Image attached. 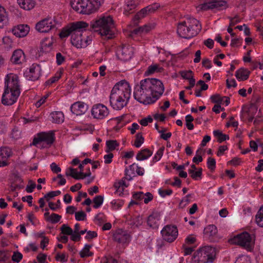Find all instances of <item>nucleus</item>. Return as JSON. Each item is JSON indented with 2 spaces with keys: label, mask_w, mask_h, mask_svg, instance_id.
I'll return each instance as SVG.
<instances>
[{
  "label": "nucleus",
  "mask_w": 263,
  "mask_h": 263,
  "mask_svg": "<svg viewBox=\"0 0 263 263\" xmlns=\"http://www.w3.org/2000/svg\"><path fill=\"white\" fill-rule=\"evenodd\" d=\"M21 8L26 10H30L33 8L35 5L34 0H17Z\"/></svg>",
  "instance_id": "cd10ccee"
},
{
  "label": "nucleus",
  "mask_w": 263,
  "mask_h": 263,
  "mask_svg": "<svg viewBox=\"0 0 263 263\" xmlns=\"http://www.w3.org/2000/svg\"><path fill=\"white\" fill-rule=\"evenodd\" d=\"M8 22L7 15L5 9L0 5V23L2 24V27L4 24Z\"/></svg>",
  "instance_id": "c9c22d12"
},
{
  "label": "nucleus",
  "mask_w": 263,
  "mask_h": 263,
  "mask_svg": "<svg viewBox=\"0 0 263 263\" xmlns=\"http://www.w3.org/2000/svg\"><path fill=\"white\" fill-rule=\"evenodd\" d=\"M55 27V22L51 17H48L38 22L35 28L40 32H48Z\"/></svg>",
  "instance_id": "4468645a"
},
{
  "label": "nucleus",
  "mask_w": 263,
  "mask_h": 263,
  "mask_svg": "<svg viewBox=\"0 0 263 263\" xmlns=\"http://www.w3.org/2000/svg\"><path fill=\"white\" fill-rule=\"evenodd\" d=\"M46 41H43L41 42V47L40 48L41 52H47V48H49L52 45V43L49 42V43H46Z\"/></svg>",
  "instance_id": "8fccbe9b"
},
{
  "label": "nucleus",
  "mask_w": 263,
  "mask_h": 263,
  "mask_svg": "<svg viewBox=\"0 0 263 263\" xmlns=\"http://www.w3.org/2000/svg\"><path fill=\"white\" fill-rule=\"evenodd\" d=\"M179 73L182 78L185 80H189L193 77V71L191 70L188 71H180Z\"/></svg>",
  "instance_id": "c03bdc74"
},
{
  "label": "nucleus",
  "mask_w": 263,
  "mask_h": 263,
  "mask_svg": "<svg viewBox=\"0 0 263 263\" xmlns=\"http://www.w3.org/2000/svg\"><path fill=\"white\" fill-rule=\"evenodd\" d=\"M114 157V155L112 153H109L108 154L104 156V162L106 164L110 163L112 162V159Z\"/></svg>",
  "instance_id": "338daca9"
},
{
  "label": "nucleus",
  "mask_w": 263,
  "mask_h": 263,
  "mask_svg": "<svg viewBox=\"0 0 263 263\" xmlns=\"http://www.w3.org/2000/svg\"><path fill=\"white\" fill-rule=\"evenodd\" d=\"M68 170L70 171L69 173L68 171H66V175L67 176H71L73 178V176H78V173L77 172V171L76 169L72 168V167H69Z\"/></svg>",
  "instance_id": "052dcab7"
},
{
  "label": "nucleus",
  "mask_w": 263,
  "mask_h": 263,
  "mask_svg": "<svg viewBox=\"0 0 263 263\" xmlns=\"http://www.w3.org/2000/svg\"><path fill=\"white\" fill-rule=\"evenodd\" d=\"M160 215L158 212H153L147 218V223L149 227L153 229L158 228L159 221L160 220Z\"/></svg>",
  "instance_id": "5701e85b"
},
{
  "label": "nucleus",
  "mask_w": 263,
  "mask_h": 263,
  "mask_svg": "<svg viewBox=\"0 0 263 263\" xmlns=\"http://www.w3.org/2000/svg\"><path fill=\"white\" fill-rule=\"evenodd\" d=\"M216 256L215 248L205 246L196 251L192 258V263L212 262Z\"/></svg>",
  "instance_id": "6e6552de"
},
{
  "label": "nucleus",
  "mask_w": 263,
  "mask_h": 263,
  "mask_svg": "<svg viewBox=\"0 0 263 263\" xmlns=\"http://www.w3.org/2000/svg\"><path fill=\"white\" fill-rule=\"evenodd\" d=\"M106 221L105 216L102 213H100L95 217V222L98 226H101Z\"/></svg>",
  "instance_id": "ea45409f"
},
{
  "label": "nucleus",
  "mask_w": 263,
  "mask_h": 263,
  "mask_svg": "<svg viewBox=\"0 0 263 263\" xmlns=\"http://www.w3.org/2000/svg\"><path fill=\"white\" fill-rule=\"evenodd\" d=\"M103 200V196L101 195L96 196L93 199V202L94 203L93 208L95 209L99 208L102 204Z\"/></svg>",
  "instance_id": "4c0bfd02"
},
{
  "label": "nucleus",
  "mask_w": 263,
  "mask_h": 263,
  "mask_svg": "<svg viewBox=\"0 0 263 263\" xmlns=\"http://www.w3.org/2000/svg\"><path fill=\"white\" fill-rule=\"evenodd\" d=\"M207 166L211 172H214L216 168V161L215 159L209 157L207 161Z\"/></svg>",
  "instance_id": "a19ab883"
},
{
  "label": "nucleus",
  "mask_w": 263,
  "mask_h": 263,
  "mask_svg": "<svg viewBox=\"0 0 263 263\" xmlns=\"http://www.w3.org/2000/svg\"><path fill=\"white\" fill-rule=\"evenodd\" d=\"M213 134L215 137L217 139V141L219 143H221L226 140L229 139L228 135L223 134L221 131L219 130H214Z\"/></svg>",
  "instance_id": "2f4dec72"
},
{
  "label": "nucleus",
  "mask_w": 263,
  "mask_h": 263,
  "mask_svg": "<svg viewBox=\"0 0 263 263\" xmlns=\"http://www.w3.org/2000/svg\"><path fill=\"white\" fill-rule=\"evenodd\" d=\"M10 137L13 139H17L20 137V133L16 128H13L11 131Z\"/></svg>",
  "instance_id": "0e129e2a"
},
{
  "label": "nucleus",
  "mask_w": 263,
  "mask_h": 263,
  "mask_svg": "<svg viewBox=\"0 0 263 263\" xmlns=\"http://www.w3.org/2000/svg\"><path fill=\"white\" fill-rule=\"evenodd\" d=\"M88 25L82 21L73 22L63 28L59 34L61 39L71 35V43L78 48L86 47V44L82 43V39L85 29Z\"/></svg>",
  "instance_id": "7ed1b4c3"
},
{
  "label": "nucleus",
  "mask_w": 263,
  "mask_h": 263,
  "mask_svg": "<svg viewBox=\"0 0 263 263\" xmlns=\"http://www.w3.org/2000/svg\"><path fill=\"white\" fill-rule=\"evenodd\" d=\"M65 57L60 52L56 54V62L58 65H61L65 61Z\"/></svg>",
  "instance_id": "5fc2aeb1"
},
{
  "label": "nucleus",
  "mask_w": 263,
  "mask_h": 263,
  "mask_svg": "<svg viewBox=\"0 0 263 263\" xmlns=\"http://www.w3.org/2000/svg\"><path fill=\"white\" fill-rule=\"evenodd\" d=\"M55 141L54 134L52 132H41L38 133L33 139L32 145L36 146L37 144L44 142L48 146H50Z\"/></svg>",
  "instance_id": "9d476101"
},
{
  "label": "nucleus",
  "mask_w": 263,
  "mask_h": 263,
  "mask_svg": "<svg viewBox=\"0 0 263 263\" xmlns=\"http://www.w3.org/2000/svg\"><path fill=\"white\" fill-rule=\"evenodd\" d=\"M211 100L213 103H221L222 101V98H221L219 95L216 94L212 95L211 97Z\"/></svg>",
  "instance_id": "864d4df0"
},
{
  "label": "nucleus",
  "mask_w": 263,
  "mask_h": 263,
  "mask_svg": "<svg viewBox=\"0 0 263 263\" xmlns=\"http://www.w3.org/2000/svg\"><path fill=\"white\" fill-rule=\"evenodd\" d=\"M42 71L41 67L37 64H33L29 69L28 72L25 73L26 78L30 81H34L37 80L41 76Z\"/></svg>",
  "instance_id": "f3484780"
},
{
  "label": "nucleus",
  "mask_w": 263,
  "mask_h": 263,
  "mask_svg": "<svg viewBox=\"0 0 263 263\" xmlns=\"http://www.w3.org/2000/svg\"><path fill=\"white\" fill-rule=\"evenodd\" d=\"M61 217V216L58 214L52 213L50 216L47 219V220L50 221L52 223H56L60 220Z\"/></svg>",
  "instance_id": "a18cd8bd"
},
{
  "label": "nucleus",
  "mask_w": 263,
  "mask_h": 263,
  "mask_svg": "<svg viewBox=\"0 0 263 263\" xmlns=\"http://www.w3.org/2000/svg\"><path fill=\"white\" fill-rule=\"evenodd\" d=\"M61 72H57L55 74L54 76L52 77L45 82V85H50L53 83H55V82H57V81H58L59 79L61 77Z\"/></svg>",
  "instance_id": "79ce46f5"
},
{
  "label": "nucleus",
  "mask_w": 263,
  "mask_h": 263,
  "mask_svg": "<svg viewBox=\"0 0 263 263\" xmlns=\"http://www.w3.org/2000/svg\"><path fill=\"white\" fill-rule=\"evenodd\" d=\"M144 202L145 203L147 204L149 201H152L153 199V195L152 193L149 192H147L144 194Z\"/></svg>",
  "instance_id": "4d7b16f0"
},
{
  "label": "nucleus",
  "mask_w": 263,
  "mask_h": 263,
  "mask_svg": "<svg viewBox=\"0 0 263 263\" xmlns=\"http://www.w3.org/2000/svg\"><path fill=\"white\" fill-rule=\"evenodd\" d=\"M18 81L16 75L12 76L11 79L6 80L5 89L2 98L3 104L11 105L16 102L21 93Z\"/></svg>",
  "instance_id": "39448f33"
},
{
  "label": "nucleus",
  "mask_w": 263,
  "mask_h": 263,
  "mask_svg": "<svg viewBox=\"0 0 263 263\" xmlns=\"http://www.w3.org/2000/svg\"><path fill=\"white\" fill-rule=\"evenodd\" d=\"M144 141V137L142 136L141 133H138L136 135V139L135 140L134 145L136 147H139L141 146Z\"/></svg>",
  "instance_id": "58836bf2"
},
{
  "label": "nucleus",
  "mask_w": 263,
  "mask_h": 263,
  "mask_svg": "<svg viewBox=\"0 0 263 263\" xmlns=\"http://www.w3.org/2000/svg\"><path fill=\"white\" fill-rule=\"evenodd\" d=\"M188 172L193 179L198 180V178H201L202 172V168H199L197 171H195L193 170H189Z\"/></svg>",
  "instance_id": "e433bc0d"
},
{
  "label": "nucleus",
  "mask_w": 263,
  "mask_h": 263,
  "mask_svg": "<svg viewBox=\"0 0 263 263\" xmlns=\"http://www.w3.org/2000/svg\"><path fill=\"white\" fill-rule=\"evenodd\" d=\"M250 72L247 69L241 68L235 72V77L239 81H245L249 78Z\"/></svg>",
  "instance_id": "bb28decb"
},
{
  "label": "nucleus",
  "mask_w": 263,
  "mask_h": 263,
  "mask_svg": "<svg viewBox=\"0 0 263 263\" xmlns=\"http://www.w3.org/2000/svg\"><path fill=\"white\" fill-rule=\"evenodd\" d=\"M104 0H71L70 5L76 11L89 14L99 9Z\"/></svg>",
  "instance_id": "0eeeda50"
},
{
  "label": "nucleus",
  "mask_w": 263,
  "mask_h": 263,
  "mask_svg": "<svg viewBox=\"0 0 263 263\" xmlns=\"http://www.w3.org/2000/svg\"><path fill=\"white\" fill-rule=\"evenodd\" d=\"M158 193L162 197H165L166 195H171L173 193V191L171 189L165 190L160 189L159 190Z\"/></svg>",
  "instance_id": "603ef678"
},
{
  "label": "nucleus",
  "mask_w": 263,
  "mask_h": 263,
  "mask_svg": "<svg viewBox=\"0 0 263 263\" xmlns=\"http://www.w3.org/2000/svg\"><path fill=\"white\" fill-rule=\"evenodd\" d=\"M11 155L12 151L9 147H3L0 148V166H4L7 165V162L3 159H7Z\"/></svg>",
  "instance_id": "393cba45"
},
{
  "label": "nucleus",
  "mask_w": 263,
  "mask_h": 263,
  "mask_svg": "<svg viewBox=\"0 0 263 263\" xmlns=\"http://www.w3.org/2000/svg\"><path fill=\"white\" fill-rule=\"evenodd\" d=\"M164 149H165L164 147L162 146L158 150L156 154H155V155L154 156V157L153 158V161L154 162L158 161L159 160H160L162 156H163Z\"/></svg>",
  "instance_id": "37998d69"
},
{
  "label": "nucleus",
  "mask_w": 263,
  "mask_h": 263,
  "mask_svg": "<svg viewBox=\"0 0 263 263\" xmlns=\"http://www.w3.org/2000/svg\"><path fill=\"white\" fill-rule=\"evenodd\" d=\"M106 153H109L111 151L115 150L117 147L119 145V144L116 140H110L106 141Z\"/></svg>",
  "instance_id": "72a5a7b5"
},
{
  "label": "nucleus",
  "mask_w": 263,
  "mask_h": 263,
  "mask_svg": "<svg viewBox=\"0 0 263 263\" xmlns=\"http://www.w3.org/2000/svg\"><path fill=\"white\" fill-rule=\"evenodd\" d=\"M72 112L77 116L84 114L88 109V106L83 102H77L73 103L70 107Z\"/></svg>",
  "instance_id": "6ab92c4d"
},
{
  "label": "nucleus",
  "mask_w": 263,
  "mask_h": 263,
  "mask_svg": "<svg viewBox=\"0 0 263 263\" xmlns=\"http://www.w3.org/2000/svg\"><path fill=\"white\" fill-rule=\"evenodd\" d=\"M114 240L120 243H128L130 236L122 230H117L113 235Z\"/></svg>",
  "instance_id": "a211bd4d"
},
{
  "label": "nucleus",
  "mask_w": 263,
  "mask_h": 263,
  "mask_svg": "<svg viewBox=\"0 0 263 263\" xmlns=\"http://www.w3.org/2000/svg\"><path fill=\"white\" fill-rule=\"evenodd\" d=\"M91 113L94 118L101 120L109 114V110L104 105L97 104L92 106Z\"/></svg>",
  "instance_id": "2eb2a0df"
},
{
  "label": "nucleus",
  "mask_w": 263,
  "mask_h": 263,
  "mask_svg": "<svg viewBox=\"0 0 263 263\" xmlns=\"http://www.w3.org/2000/svg\"><path fill=\"white\" fill-rule=\"evenodd\" d=\"M201 28L199 21L190 17L178 24L177 32L179 36L189 39L196 36Z\"/></svg>",
  "instance_id": "423d86ee"
},
{
  "label": "nucleus",
  "mask_w": 263,
  "mask_h": 263,
  "mask_svg": "<svg viewBox=\"0 0 263 263\" xmlns=\"http://www.w3.org/2000/svg\"><path fill=\"white\" fill-rule=\"evenodd\" d=\"M227 7V2L224 1L212 0L201 5L198 8L203 11H206L210 9L216 10H221Z\"/></svg>",
  "instance_id": "f8f14e48"
},
{
  "label": "nucleus",
  "mask_w": 263,
  "mask_h": 263,
  "mask_svg": "<svg viewBox=\"0 0 263 263\" xmlns=\"http://www.w3.org/2000/svg\"><path fill=\"white\" fill-rule=\"evenodd\" d=\"M11 61L15 64H20L25 61L24 52L21 49L15 50L11 58Z\"/></svg>",
  "instance_id": "b1692460"
},
{
  "label": "nucleus",
  "mask_w": 263,
  "mask_h": 263,
  "mask_svg": "<svg viewBox=\"0 0 263 263\" xmlns=\"http://www.w3.org/2000/svg\"><path fill=\"white\" fill-rule=\"evenodd\" d=\"M134 53V49L130 45H122L119 47L117 50V55L119 59L126 62L129 61Z\"/></svg>",
  "instance_id": "dca6fc26"
},
{
  "label": "nucleus",
  "mask_w": 263,
  "mask_h": 263,
  "mask_svg": "<svg viewBox=\"0 0 263 263\" xmlns=\"http://www.w3.org/2000/svg\"><path fill=\"white\" fill-rule=\"evenodd\" d=\"M163 70V68L160 67L157 64L152 65L148 66L147 69L144 73L145 76H149L155 72H161Z\"/></svg>",
  "instance_id": "7c9ffc66"
},
{
  "label": "nucleus",
  "mask_w": 263,
  "mask_h": 263,
  "mask_svg": "<svg viewBox=\"0 0 263 263\" xmlns=\"http://www.w3.org/2000/svg\"><path fill=\"white\" fill-rule=\"evenodd\" d=\"M138 4V0H125L123 14L128 16L134 13Z\"/></svg>",
  "instance_id": "412c9836"
},
{
  "label": "nucleus",
  "mask_w": 263,
  "mask_h": 263,
  "mask_svg": "<svg viewBox=\"0 0 263 263\" xmlns=\"http://www.w3.org/2000/svg\"><path fill=\"white\" fill-rule=\"evenodd\" d=\"M47 258V255L43 253H39L37 256V260L39 263H44L46 259Z\"/></svg>",
  "instance_id": "774afa93"
},
{
  "label": "nucleus",
  "mask_w": 263,
  "mask_h": 263,
  "mask_svg": "<svg viewBox=\"0 0 263 263\" xmlns=\"http://www.w3.org/2000/svg\"><path fill=\"white\" fill-rule=\"evenodd\" d=\"M52 122L56 123H62L64 120V116L62 111H54L51 114Z\"/></svg>",
  "instance_id": "c756f323"
},
{
  "label": "nucleus",
  "mask_w": 263,
  "mask_h": 263,
  "mask_svg": "<svg viewBox=\"0 0 263 263\" xmlns=\"http://www.w3.org/2000/svg\"><path fill=\"white\" fill-rule=\"evenodd\" d=\"M228 18L230 20V26H234L236 24L240 22V20L238 15H235L234 17H228Z\"/></svg>",
  "instance_id": "3c124183"
},
{
  "label": "nucleus",
  "mask_w": 263,
  "mask_h": 263,
  "mask_svg": "<svg viewBox=\"0 0 263 263\" xmlns=\"http://www.w3.org/2000/svg\"><path fill=\"white\" fill-rule=\"evenodd\" d=\"M202 66L209 69L212 67L211 61L209 59H203L202 61Z\"/></svg>",
  "instance_id": "69168bd1"
},
{
  "label": "nucleus",
  "mask_w": 263,
  "mask_h": 263,
  "mask_svg": "<svg viewBox=\"0 0 263 263\" xmlns=\"http://www.w3.org/2000/svg\"><path fill=\"white\" fill-rule=\"evenodd\" d=\"M203 233L211 241H214L213 236L217 233V229L214 225H209L204 228Z\"/></svg>",
  "instance_id": "a878e982"
},
{
  "label": "nucleus",
  "mask_w": 263,
  "mask_h": 263,
  "mask_svg": "<svg viewBox=\"0 0 263 263\" xmlns=\"http://www.w3.org/2000/svg\"><path fill=\"white\" fill-rule=\"evenodd\" d=\"M30 27L27 25H19L12 29V32L16 37H23L29 32Z\"/></svg>",
  "instance_id": "aec40b11"
},
{
  "label": "nucleus",
  "mask_w": 263,
  "mask_h": 263,
  "mask_svg": "<svg viewBox=\"0 0 263 263\" xmlns=\"http://www.w3.org/2000/svg\"><path fill=\"white\" fill-rule=\"evenodd\" d=\"M29 183H30L31 184L27 185L26 191L28 193H32L36 187V184L33 182L31 180H30Z\"/></svg>",
  "instance_id": "bf43d9fd"
},
{
  "label": "nucleus",
  "mask_w": 263,
  "mask_h": 263,
  "mask_svg": "<svg viewBox=\"0 0 263 263\" xmlns=\"http://www.w3.org/2000/svg\"><path fill=\"white\" fill-rule=\"evenodd\" d=\"M160 7V5L159 4L154 3L142 9L137 13L133 19L134 25H137L140 19L149 14L154 13Z\"/></svg>",
  "instance_id": "9b49d317"
},
{
  "label": "nucleus",
  "mask_w": 263,
  "mask_h": 263,
  "mask_svg": "<svg viewBox=\"0 0 263 263\" xmlns=\"http://www.w3.org/2000/svg\"><path fill=\"white\" fill-rule=\"evenodd\" d=\"M23 258V255L22 253L18 251L13 252V254L12 256V260L16 262H19Z\"/></svg>",
  "instance_id": "09e8293b"
},
{
  "label": "nucleus",
  "mask_w": 263,
  "mask_h": 263,
  "mask_svg": "<svg viewBox=\"0 0 263 263\" xmlns=\"http://www.w3.org/2000/svg\"><path fill=\"white\" fill-rule=\"evenodd\" d=\"M164 90L163 83L155 78H146L135 86L134 96L138 102L145 105L154 103Z\"/></svg>",
  "instance_id": "f257e3e1"
},
{
  "label": "nucleus",
  "mask_w": 263,
  "mask_h": 263,
  "mask_svg": "<svg viewBox=\"0 0 263 263\" xmlns=\"http://www.w3.org/2000/svg\"><path fill=\"white\" fill-rule=\"evenodd\" d=\"M9 258V256L5 251H0V261L5 262Z\"/></svg>",
  "instance_id": "13d9d810"
},
{
  "label": "nucleus",
  "mask_w": 263,
  "mask_h": 263,
  "mask_svg": "<svg viewBox=\"0 0 263 263\" xmlns=\"http://www.w3.org/2000/svg\"><path fill=\"white\" fill-rule=\"evenodd\" d=\"M261 98L257 93H254L253 97L251 100V103L249 108L243 107L242 111L243 112L247 114L249 116H250V112L251 110L257 109V104L260 102Z\"/></svg>",
  "instance_id": "4be33fe9"
},
{
  "label": "nucleus",
  "mask_w": 263,
  "mask_h": 263,
  "mask_svg": "<svg viewBox=\"0 0 263 263\" xmlns=\"http://www.w3.org/2000/svg\"><path fill=\"white\" fill-rule=\"evenodd\" d=\"M62 233L64 235H71L73 232L72 229L66 224H63L61 228Z\"/></svg>",
  "instance_id": "49530a36"
},
{
  "label": "nucleus",
  "mask_w": 263,
  "mask_h": 263,
  "mask_svg": "<svg viewBox=\"0 0 263 263\" xmlns=\"http://www.w3.org/2000/svg\"><path fill=\"white\" fill-rule=\"evenodd\" d=\"M97 236V233L96 231H88L87 232V235L85 238L87 240L92 239Z\"/></svg>",
  "instance_id": "680f3d73"
},
{
  "label": "nucleus",
  "mask_w": 263,
  "mask_h": 263,
  "mask_svg": "<svg viewBox=\"0 0 263 263\" xmlns=\"http://www.w3.org/2000/svg\"><path fill=\"white\" fill-rule=\"evenodd\" d=\"M7 131V124L4 122L0 121V135L5 134Z\"/></svg>",
  "instance_id": "e2e57ef3"
},
{
  "label": "nucleus",
  "mask_w": 263,
  "mask_h": 263,
  "mask_svg": "<svg viewBox=\"0 0 263 263\" xmlns=\"http://www.w3.org/2000/svg\"><path fill=\"white\" fill-rule=\"evenodd\" d=\"M251 240L250 234L247 232H244L230 239L229 242L231 244L237 245L248 250H250Z\"/></svg>",
  "instance_id": "1a4fd4ad"
},
{
  "label": "nucleus",
  "mask_w": 263,
  "mask_h": 263,
  "mask_svg": "<svg viewBox=\"0 0 263 263\" xmlns=\"http://www.w3.org/2000/svg\"><path fill=\"white\" fill-rule=\"evenodd\" d=\"M61 191H51L48 192L47 194H46L44 198H47L48 197L49 198H52L55 196H57L61 194Z\"/></svg>",
  "instance_id": "6e6d98bb"
},
{
  "label": "nucleus",
  "mask_w": 263,
  "mask_h": 263,
  "mask_svg": "<svg viewBox=\"0 0 263 263\" xmlns=\"http://www.w3.org/2000/svg\"><path fill=\"white\" fill-rule=\"evenodd\" d=\"M262 210L263 205L260 207L257 214L255 216L256 223L260 227H263V222H262L263 219V213L262 212Z\"/></svg>",
  "instance_id": "f704fd0d"
},
{
  "label": "nucleus",
  "mask_w": 263,
  "mask_h": 263,
  "mask_svg": "<svg viewBox=\"0 0 263 263\" xmlns=\"http://www.w3.org/2000/svg\"><path fill=\"white\" fill-rule=\"evenodd\" d=\"M152 154V151L148 148H144L138 153L136 156V159L139 161L145 160L151 157Z\"/></svg>",
  "instance_id": "c85d7f7f"
},
{
  "label": "nucleus",
  "mask_w": 263,
  "mask_h": 263,
  "mask_svg": "<svg viewBox=\"0 0 263 263\" xmlns=\"http://www.w3.org/2000/svg\"><path fill=\"white\" fill-rule=\"evenodd\" d=\"M86 214L81 211L75 213V218L78 221H83L86 219Z\"/></svg>",
  "instance_id": "de8ad7c7"
},
{
  "label": "nucleus",
  "mask_w": 263,
  "mask_h": 263,
  "mask_svg": "<svg viewBox=\"0 0 263 263\" xmlns=\"http://www.w3.org/2000/svg\"><path fill=\"white\" fill-rule=\"evenodd\" d=\"M90 28L98 32L104 39L109 40L115 37V26L110 16H103L90 22Z\"/></svg>",
  "instance_id": "20e7f679"
},
{
  "label": "nucleus",
  "mask_w": 263,
  "mask_h": 263,
  "mask_svg": "<svg viewBox=\"0 0 263 263\" xmlns=\"http://www.w3.org/2000/svg\"><path fill=\"white\" fill-rule=\"evenodd\" d=\"M130 97L129 84L122 82L117 83L111 91L110 105L114 109L121 110L127 105Z\"/></svg>",
  "instance_id": "f03ea898"
},
{
  "label": "nucleus",
  "mask_w": 263,
  "mask_h": 263,
  "mask_svg": "<svg viewBox=\"0 0 263 263\" xmlns=\"http://www.w3.org/2000/svg\"><path fill=\"white\" fill-rule=\"evenodd\" d=\"M151 29L152 27L151 26L145 25L143 26L134 29L132 32L136 34H141L142 33H146Z\"/></svg>",
  "instance_id": "473e14b6"
},
{
  "label": "nucleus",
  "mask_w": 263,
  "mask_h": 263,
  "mask_svg": "<svg viewBox=\"0 0 263 263\" xmlns=\"http://www.w3.org/2000/svg\"><path fill=\"white\" fill-rule=\"evenodd\" d=\"M163 240L168 242L174 241L178 235V229L176 226L167 225L161 231Z\"/></svg>",
  "instance_id": "ddd939ff"
}]
</instances>
